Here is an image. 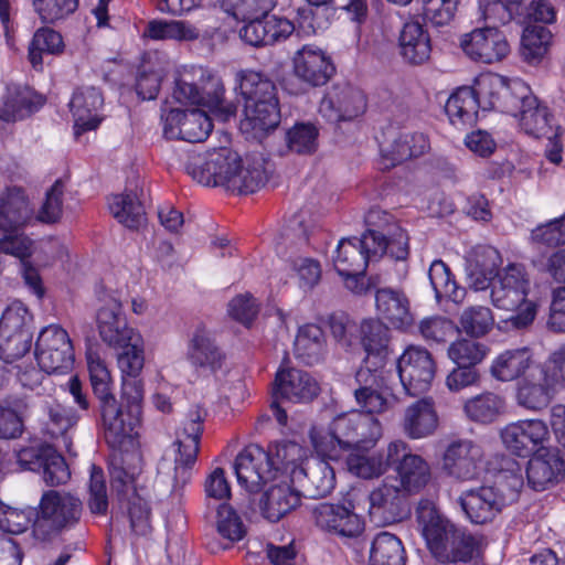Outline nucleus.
<instances>
[{
    "label": "nucleus",
    "mask_w": 565,
    "mask_h": 565,
    "mask_svg": "<svg viewBox=\"0 0 565 565\" xmlns=\"http://www.w3.org/2000/svg\"><path fill=\"white\" fill-rule=\"evenodd\" d=\"M494 317L489 307L475 305L462 310L458 320V330L470 338L487 335L493 328Z\"/></svg>",
    "instance_id": "nucleus-51"
},
{
    "label": "nucleus",
    "mask_w": 565,
    "mask_h": 565,
    "mask_svg": "<svg viewBox=\"0 0 565 565\" xmlns=\"http://www.w3.org/2000/svg\"><path fill=\"white\" fill-rule=\"evenodd\" d=\"M382 435L379 419L359 411L338 415L328 429L313 426L310 440L318 456L338 461L352 449H371Z\"/></svg>",
    "instance_id": "nucleus-5"
},
{
    "label": "nucleus",
    "mask_w": 565,
    "mask_h": 565,
    "mask_svg": "<svg viewBox=\"0 0 565 565\" xmlns=\"http://www.w3.org/2000/svg\"><path fill=\"white\" fill-rule=\"evenodd\" d=\"M96 297L99 302L96 313L99 337L107 345L122 351L117 358L122 387L141 388L145 385L141 377L145 364L142 338L128 326L118 290L99 285Z\"/></svg>",
    "instance_id": "nucleus-3"
},
{
    "label": "nucleus",
    "mask_w": 565,
    "mask_h": 565,
    "mask_svg": "<svg viewBox=\"0 0 565 565\" xmlns=\"http://www.w3.org/2000/svg\"><path fill=\"white\" fill-rule=\"evenodd\" d=\"M216 530L231 543L239 542L246 535L245 525L235 509L223 502L216 509Z\"/></svg>",
    "instance_id": "nucleus-62"
},
{
    "label": "nucleus",
    "mask_w": 565,
    "mask_h": 565,
    "mask_svg": "<svg viewBox=\"0 0 565 565\" xmlns=\"http://www.w3.org/2000/svg\"><path fill=\"white\" fill-rule=\"evenodd\" d=\"M127 502V514L130 530L138 536H147L151 533V508L146 499L137 491L129 493V497L121 503Z\"/></svg>",
    "instance_id": "nucleus-56"
},
{
    "label": "nucleus",
    "mask_w": 565,
    "mask_h": 565,
    "mask_svg": "<svg viewBox=\"0 0 565 565\" xmlns=\"http://www.w3.org/2000/svg\"><path fill=\"white\" fill-rule=\"evenodd\" d=\"M79 418V414L74 408L53 401L43 406L39 429L43 438L61 443L70 452Z\"/></svg>",
    "instance_id": "nucleus-20"
},
{
    "label": "nucleus",
    "mask_w": 565,
    "mask_h": 565,
    "mask_svg": "<svg viewBox=\"0 0 565 565\" xmlns=\"http://www.w3.org/2000/svg\"><path fill=\"white\" fill-rule=\"evenodd\" d=\"M375 306L379 316L396 329H405L414 321L409 299L401 289L390 287L377 289Z\"/></svg>",
    "instance_id": "nucleus-28"
},
{
    "label": "nucleus",
    "mask_w": 565,
    "mask_h": 565,
    "mask_svg": "<svg viewBox=\"0 0 565 565\" xmlns=\"http://www.w3.org/2000/svg\"><path fill=\"white\" fill-rule=\"evenodd\" d=\"M500 437L512 455L529 458L550 447L551 433L541 419H520L504 426Z\"/></svg>",
    "instance_id": "nucleus-12"
},
{
    "label": "nucleus",
    "mask_w": 565,
    "mask_h": 565,
    "mask_svg": "<svg viewBox=\"0 0 565 565\" xmlns=\"http://www.w3.org/2000/svg\"><path fill=\"white\" fill-rule=\"evenodd\" d=\"M406 494L397 486L383 482L369 495L370 514L386 524L403 521L411 512Z\"/></svg>",
    "instance_id": "nucleus-23"
},
{
    "label": "nucleus",
    "mask_w": 565,
    "mask_h": 565,
    "mask_svg": "<svg viewBox=\"0 0 565 565\" xmlns=\"http://www.w3.org/2000/svg\"><path fill=\"white\" fill-rule=\"evenodd\" d=\"M416 520L427 548L438 561L440 551L450 545V535L454 536L459 526L439 513L435 504L429 500H420L416 508Z\"/></svg>",
    "instance_id": "nucleus-18"
},
{
    "label": "nucleus",
    "mask_w": 565,
    "mask_h": 565,
    "mask_svg": "<svg viewBox=\"0 0 565 565\" xmlns=\"http://www.w3.org/2000/svg\"><path fill=\"white\" fill-rule=\"evenodd\" d=\"M188 358L198 370L215 374L225 363V354L211 334L202 328L195 330L189 343Z\"/></svg>",
    "instance_id": "nucleus-32"
},
{
    "label": "nucleus",
    "mask_w": 565,
    "mask_h": 565,
    "mask_svg": "<svg viewBox=\"0 0 565 565\" xmlns=\"http://www.w3.org/2000/svg\"><path fill=\"white\" fill-rule=\"evenodd\" d=\"M552 33L543 25H526L521 36L520 55L526 63H541L548 51Z\"/></svg>",
    "instance_id": "nucleus-46"
},
{
    "label": "nucleus",
    "mask_w": 565,
    "mask_h": 565,
    "mask_svg": "<svg viewBox=\"0 0 565 565\" xmlns=\"http://www.w3.org/2000/svg\"><path fill=\"white\" fill-rule=\"evenodd\" d=\"M142 36L157 41H195L200 38V30L186 21L151 20L145 28Z\"/></svg>",
    "instance_id": "nucleus-45"
},
{
    "label": "nucleus",
    "mask_w": 565,
    "mask_h": 565,
    "mask_svg": "<svg viewBox=\"0 0 565 565\" xmlns=\"http://www.w3.org/2000/svg\"><path fill=\"white\" fill-rule=\"evenodd\" d=\"M535 363L532 352L527 348L507 350L499 354L491 365V374L501 382L523 379L529 386L533 379Z\"/></svg>",
    "instance_id": "nucleus-27"
},
{
    "label": "nucleus",
    "mask_w": 565,
    "mask_h": 565,
    "mask_svg": "<svg viewBox=\"0 0 565 565\" xmlns=\"http://www.w3.org/2000/svg\"><path fill=\"white\" fill-rule=\"evenodd\" d=\"M484 256L489 263H481L476 259L475 263L469 265L468 279L470 287L476 291L486 290L488 287H492V282L497 278V263L499 255L495 249L488 248L484 250Z\"/></svg>",
    "instance_id": "nucleus-63"
},
{
    "label": "nucleus",
    "mask_w": 565,
    "mask_h": 565,
    "mask_svg": "<svg viewBox=\"0 0 565 565\" xmlns=\"http://www.w3.org/2000/svg\"><path fill=\"white\" fill-rule=\"evenodd\" d=\"M530 239L534 245L548 248L565 245V214L539 224L531 231Z\"/></svg>",
    "instance_id": "nucleus-64"
},
{
    "label": "nucleus",
    "mask_w": 565,
    "mask_h": 565,
    "mask_svg": "<svg viewBox=\"0 0 565 565\" xmlns=\"http://www.w3.org/2000/svg\"><path fill=\"white\" fill-rule=\"evenodd\" d=\"M388 461L396 480L407 494L419 493L431 479L429 463L419 455L412 454L408 444L394 440L388 444Z\"/></svg>",
    "instance_id": "nucleus-11"
},
{
    "label": "nucleus",
    "mask_w": 565,
    "mask_h": 565,
    "mask_svg": "<svg viewBox=\"0 0 565 565\" xmlns=\"http://www.w3.org/2000/svg\"><path fill=\"white\" fill-rule=\"evenodd\" d=\"M366 98L364 94L348 84H335L320 102L319 111L328 121L340 124L352 121L364 114Z\"/></svg>",
    "instance_id": "nucleus-16"
},
{
    "label": "nucleus",
    "mask_w": 565,
    "mask_h": 565,
    "mask_svg": "<svg viewBox=\"0 0 565 565\" xmlns=\"http://www.w3.org/2000/svg\"><path fill=\"white\" fill-rule=\"evenodd\" d=\"M500 111L512 116H518L525 104V99L532 94L531 88L521 79L503 78V86H499Z\"/></svg>",
    "instance_id": "nucleus-57"
},
{
    "label": "nucleus",
    "mask_w": 565,
    "mask_h": 565,
    "mask_svg": "<svg viewBox=\"0 0 565 565\" xmlns=\"http://www.w3.org/2000/svg\"><path fill=\"white\" fill-rule=\"evenodd\" d=\"M33 339V316L20 300L10 302L0 318V358L7 363L30 351Z\"/></svg>",
    "instance_id": "nucleus-10"
},
{
    "label": "nucleus",
    "mask_w": 565,
    "mask_h": 565,
    "mask_svg": "<svg viewBox=\"0 0 565 565\" xmlns=\"http://www.w3.org/2000/svg\"><path fill=\"white\" fill-rule=\"evenodd\" d=\"M525 472L527 484L535 491H543L565 475V460L558 449L548 447L529 457Z\"/></svg>",
    "instance_id": "nucleus-25"
},
{
    "label": "nucleus",
    "mask_w": 565,
    "mask_h": 565,
    "mask_svg": "<svg viewBox=\"0 0 565 565\" xmlns=\"http://www.w3.org/2000/svg\"><path fill=\"white\" fill-rule=\"evenodd\" d=\"M482 448L468 439L450 443L443 457V468L448 476L468 481L478 479L482 470Z\"/></svg>",
    "instance_id": "nucleus-19"
},
{
    "label": "nucleus",
    "mask_w": 565,
    "mask_h": 565,
    "mask_svg": "<svg viewBox=\"0 0 565 565\" xmlns=\"http://www.w3.org/2000/svg\"><path fill=\"white\" fill-rule=\"evenodd\" d=\"M450 545L441 548L438 562L444 564H458L470 562L478 548V539L463 527H458L454 536L450 535Z\"/></svg>",
    "instance_id": "nucleus-50"
},
{
    "label": "nucleus",
    "mask_w": 565,
    "mask_h": 565,
    "mask_svg": "<svg viewBox=\"0 0 565 565\" xmlns=\"http://www.w3.org/2000/svg\"><path fill=\"white\" fill-rule=\"evenodd\" d=\"M104 105L102 92L94 86L77 87L71 98L70 109L74 117L75 135L94 130L102 121L99 110Z\"/></svg>",
    "instance_id": "nucleus-24"
},
{
    "label": "nucleus",
    "mask_w": 565,
    "mask_h": 565,
    "mask_svg": "<svg viewBox=\"0 0 565 565\" xmlns=\"http://www.w3.org/2000/svg\"><path fill=\"white\" fill-rule=\"evenodd\" d=\"M429 140L423 132H402L382 150L385 168H392L426 153Z\"/></svg>",
    "instance_id": "nucleus-35"
},
{
    "label": "nucleus",
    "mask_w": 565,
    "mask_h": 565,
    "mask_svg": "<svg viewBox=\"0 0 565 565\" xmlns=\"http://www.w3.org/2000/svg\"><path fill=\"white\" fill-rule=\"evenodd\" d=\"M205 417V408L195 405L189 411L182 426L175 433L174 445H177L178 450L174 457V491L182 489L191 480L192 470L200 451Z\"/></svg>",
    "instance_id": "nucleus-9"
},
{
    "label": "nucleus",
    "mask_w": 565,
    "mask_h": 565,
    "mask_svg": "<svg viewBox=\"0 0 565 565\" xmlns=\"http://www.w3.org/2000/svg\"><path fill=\"white\" fill-rule=\"evenodd\" d=\"M360 341L367 355L385 358L390 353L391 332L379 319H365L360 324Z\"/></svg>",
    "instance_id": "nucleus-47"
},
{
    "label": "nucleus",
    "mask_w": 565,
    "mask_h": 565,
    "mask_svg": "<svg viewBox=\"0 0 565 565\" xmlns=\"http://www.w3.org/2000/svg\"><path fill=\"white\" fill-rule=\"evenodd\" d=\"M530 279L522 265L511 264L497 274L492 282V303L503 310L516 311L503 323L507 328L523 329L530 326L536 316V306L526 299Z\"/></svg>",
    "instance_id": "nucleus-7"
},
{
    "label": "nucleus",
    "mask_w": 565,
    "mask_h": 565,
    "mask_svg": "<svg viewBox=\"0 0 565 565\" xmlns=\"http://www.w3.org/2000/svg\"><path fill=\"white\" fill-rule=\"evenodd\" d=\"M213 129L207 111L200 108L186 110V116L178 130L179 138L189 142L204 141Z\"/></svg>",
    "instance_id": "nucleus-55"
},
{
    "label": "nucleus",
    "mask_w": 565,
    "mask_h": 565,
    "mask_svg": "<svg viewBox=\"0 0 565 565\" xmlns=\"http://www.w3.org/2000/svg\"><path fill=\"white\" fill-rule=\"evenodd\" d=\"M87 508L95 516H105L108 513L109 500L107 483L103 468L92 465L87 484Z\"/></svg>",
    "instance_id": "nucleus-52"
},
{
    "label": "nucleus",
    "mask_w": 565,
    "mask_h": 565,
    "mask_svg": "<svg viewBox=\"0 0 565 565\" xmlns=\"http://www.w3.org/2000/svg\"><path fill=\"white\" fill-rule=\"evenodd\" d=\"M479 109L481 102L476 85L459 87L445 105L450 122L457 128L473 126L478 120Z\"/></svg>",
    "instance_id": "nucleus-33"
},
{
    "label": "nucleus",
    "mask_w": 565,
    "mask_h": 565,
    "mask_svg": "<svg viewBox=\"0 0 565 565\" xmlns=\"http://www.w3.org/2000/svg\"><path fill=\"white\" fill-rule=\"evenodd\" d=\"M245 121L255 130L268 131L275 129L280 122L279 103L277 100L253 103L244 107Z\"/></svg>",
    "instance_id": "nucleus-54"
},
{
    "label": "nucleus",
    "mask_w": 565,
    "mask_h": 565,
    "mask_svg": "<svg viewBox=\"0 0 565 565\" xmlns=\"http://www.w3.org/2000/svg\"><path fill=\"white\" fill-rule=\"evenodd\" d=\"M459 45L470 60L483 64L501 62L511 51L505 34L497 26L473 29L460 36Z\"/></svg>",
    "instance_id": "nucleus-15"
},
{
    "label": "nucleus",
    "mask_w": 565,
    "mask_h": 565,
    "mask_svg": "<svg viewBox=\"0 0 565 565\" xmlns=\"http://www.w3.org/2000/svg\"><path fill=\"white\" fill-rule=\"evenodd\" d=\"M275 450L274 457L271 448L265 450L256 444H250L238 452L234 461V471L242 488L250 493L259 492L279 471L289 470L294 463L290 455L300 452L301 448L296 443H282L277 445Z\"/></svg>",
    "instance_id": "nucleus-6"
},
{
    "label": "nucleus",
    "mask_w": 565,
    "mask_h": 565,
    "mask_svg": "<svg viewBox=\"0 0 565 565\" xmlns=\"http://www.w3.org/2000/svg\"><path fill=\"white\" fill-rule=\"evenodd\" d=\"M489 349L486 344L472 339H459L448 348V356L457 365L476 366L487 355Z\"/></svg>",
    "instance_id": "nucleus-61"
},
{
    "label": "nucleus",
    "mask_w": 565,
    "mask_h": 565,
    "mask_svg": "<svg viewBox=\"0 0 565 565\" xmlns=\"http://www.w3.org/2000/svg\"><path fill=\"white\" fill-rule=\"evenodd\" d=\"M172 97L182 105H196L207 108L214 117L226 121L235 116L237 105L224 98V86L220 81L212 83L213 90L201 92L200 88L186 79V74L175 78Z\"/></svg>",
    "instance_id": "nucleus-13"
},
{
    "label": "nucleus",
    "mask_w": 565,
    "mask_h": 565,
    "mask_svg": "<svg viewBox=\"0 0 565 565\" xmlns=\"http://www.w3.org/2000/svg\"><path fill=\"white\" fill-rule=\"evenodd\" d=\"M398 53L406 63L412 65H422L429 60L430 36L422 23L418 21L404 23L398 35Z\"/></svg>",
    "instance_id": "nucleus-31"
},
{
    "label": "nucleus",
    "mask_w": 565,
    "mask_h": 565,
    "mask_svg": "<svg viewBox=\"0 0 565 565\" xmlns=\"http://www.w3.org/2000/svg\"><path fill=\"white\" fill-rule=\"evenodd\" d=\"M143 391H94L100 402L104 439L110 448V489L118 502L137 489L143 458L137 428L141 424Z\"/></svg>",
    "instance_id": "nucleus-1"
},
{
    "label": "nucleus",
    "mask_w": 565,
    "mask_h": 565,
    "mask_svg": "<svg viewBox=\"0 0 565 565\" xmlns=\"http://www.w3.org/2000/svg\"><path fill=\"white\" fill-rule=\"evenodd\" d=\"M521 128L534 138L546 137L550 141L557 137L553 131L552 115L545 105H542L534 95L525 99V104L518 114Z\"/></svg>",
    "instance_id": "nucleus-37"
},
{
    "label": "nucleus",
    "mask_w": 565,
    "mask_h": 565,
    "mask_svg": "<svg viewBox=\"0 0 565 565\" xmlns=\"http://www.w3.org/2000/svg\"><path fill=\"white\" fill-rule=\"evenodd\" d=\"M186 170L203 185H221L238 194L254 193L267 182L262 160L244 163L238 152L227 147L209 151L204 160L193 158Z\"/></svg>",
    "instance_id": "nucleus-4"
},
{
    "label": "nucleus",
    "mask_w": 565,
    "mask_h": 565,
    "mask_svg": "<svg viewBox=\"0 0 565 565\" xmlns=\"http://www.w3.org/2000/svg\"><path fill=\"white\" fill-rule=\"evenodd\" d=\"M294 354L306 365L322 362L327 354V339L323 330L315 323L301 326L294 342Z\"/></svg>",
    "instance_id": "nucleus-34"
},
{
    "label": "nucleus",
    "mask_w": 565,
    "mask_h": 565,
    "mask_svg": "<svg viewBox=\"0 0 565 565\" xmlns=\"http://www.w3.org/2000/svg\"><path fill=\"white\" fill-rule=\"evenodd\" d=\"M406 551L398 536L390 532L375 535L370 547L369 565H406Z\"/></svg>",
    "instance_id": "nucleus-39"
},
{
    "label": "nucleus",
    "mask_w": 565,
    "mask_h": 565,
    "mask_svg": "<svg viewBox=\"0 0 565 565\" xmlns=\"http://www.w3.org/2000/svg\"><path fill=\"white\" fill-rule=\"evenodd\" d=\"M223 10L238 21L262 18L276 6V0H221Z\"/></svg>",
    "instance_id": "nucleus-60"
},
{
    "label": "nucleus",
    "mask_w": 565,
    "mask_h": 565,
    "mask_svg": "<svg viewBox=\"0 0 565 565\" xmlns=\"http://www.w3.org/2000/svg\"><path fill=\"white\" fill-rule=\"evenodd\" d=\"M428 277L438 302L444 299L456 303L463 301L466 289L457 285L449 267L443 260L437 259L431 263Z\"/></svg>",
    "instance_id": "nucleus-43"
},
{
    "label": "nucleus",
    "mask_w": 565,
    "mask_h": 565,
    "mask_svg": "<svg viewBox=\"0 0 565 565\" xmlns=\"http://www.w3.org/2000/svg\"><path fill=\"white\" fill-rule=\"evenodd\" d=\"M297 77L312 86L324 85L334 72V67L326 53L313 45H305L294 58Z\"/></svg>",
    "instance_id": "nucleus-26"
},
{
    "label": "nucleus",
    "mask_w": 565,
    "mask_h": 565,
    "mask_svg": "<svg viewBox=\"0 0 565 565\" xmlns=\"http://www.w3.org/2000/svg\"><path fill=\"white\" fill-rule=\"evenodd\" d=\"M35 358L42 371L61 381H51L60 388H82L77 373H73L74 351L66 330L57 324L43 328L35 342Z\"/></svg>",
    "instance_id": "nucleus-8"
},
{
    "label": "nucleus",
    "mask_w": 565,
    "mask_h": 565,
    "mask_svg": "<svg viewBox=\"0 0 565 565\" xmlns=\"http://www.w3.org/2000/svg\"><path fill=\"white\" fill-rule=\"evenodd\" d=\"M109 209L114 217L130 230H138L146 224V211L136 193L114 195Z\"/></svg>",
    "instance_id": "nucleus-44"
},
{
    "label": "nucleus",
    "mask_w": 565,
    "mask_h": 565,
    "mask_svg": "<svg viewBox=\"0 0 565 565\" xmlns=\"http://www.w3.org/2000/svg\"><path fill=\"white\" fill-rule=\"evenodd\" d=\"M83 513V502L71 493L44 491L38 507L24 509L0 504V530L21 534L31 526L36 543H50L62 532L75 527Z\"/></svg>",
    "instance_id": "nucleus-2"
},
{
    "label": "nucleus",
    "mask_w": 565,
    "mask_h": 565,
    "mask_svg": "<svg viewBox=\"0 0 565 565\" xmlns=\"http://www.w3.org/2000/svg\"><path fill=\"white\" fill-rule=\"evenodd\" d=\"M33 217V211L23 191L13 189L0 198V230L3 233L21 231Z\"/></svg>",
    "instance_id": "nucleus-36"
},
{
    "label": "nucleus",
    "mask_w": 565,
    "mask_h": 565,
    "mask_svg": "<svg viewBox=\"0 0 565 565\" xmlns=\"http://www.w3.org/2000/svg\"><path fill=\"white\" fill-rule=\"evenodd\" d=\"M394 372L403 388H427L435 375V363L426 349L411 345L398 359Z\"/></svg>",
    "instance_id": "nucleus-22"
},
{
    "label": "nucleus",
    "mask_w": 565,
    "mask_h": 565,
    "mask_svg": "<svg viewBox=\"0 0 565 565\" xmlns=\"http://www.w3.org/2000/svg\"><path fill=\"white\" fill-rule=\"evenodd\" d=\"M312 514L320 530L343 539H358L365 529L364 519L354 512V507L324 502L318 504Z\"/></svg>",
    "instance_id": "nucleus-17"
},
{
    "label": "nucleus",
    "mask_w": 565,
    "mask_h": 565,
    "mask_svg": "<svg viewBox=\"0 0 565 565\" xmlns=\"http://www.w3.org/2000/svg\"><path fill=\"white\" fill-rule=\"evenodd\" d=\"M320 391H271L270 408L279 425L288 420L287 408L294 404L309 403L318 397Z\"/></svg>",
    "instance_id": "nucleus-59"
},
{
    "label": "nucleus",
    "mask_w": 565,
    "mask_h": 565,
    "mask_svg": "<svg viewBox=\"0 0 565 565\" xmlns=\"http://www.w3.org/2000/svg\"><path fill=\"white\" fill-rule=\"evenodd\" d=\"M320 458L307 461L303 467L296 470V458L290 465L295 478L301 487V494L310 499H320L329 495L335 487L334 469L330 466V458L319 456Z\"/></svg>",
    "instance_id": "nucleus-21"
},
{
    "label": "nucleus",
    "mask_w": 565,
    "mask_h": 565,
    "mask_svg": "<svg viewBox=\"0 0 565 565\" xmlns=\"http://www.w3.org/2000/svg\"><path fill=\"white\" fill-rule=\"evenodd\" d=\"M500 486H503L502 482ZM458 503L466 519L475 525L492 523L508 505L503 487L480 486L463 490Z\"/></svg>",
    "instance_id": "nucleus-14"
},
{
    "label": "nucleus",
    "mask_w": 565,
    "mask_h": 565,
    "mask_svg": "<svg viewBox=\"0 0 565 565\" xmlns=\"http://www.w3.org/2000/svg\"><path fill=\"white\" fill-rule=\"evenodd\" d=\"M238 88L244 98V107L255 103L277 100V88L271 79L262 73L244 71L238 75Z\"/></svg>",
    "instance_id": "nucleus-40"
},
{
    "label": "nucleus",
    "mask_w": 565,
    "mask_h": 565,
    "mask_svg": "<svg viewBox=\"0 0 565 565\" xmlns=\"http://www.w3.org/2000/svg\"><path fill=\"white\" fill-rule=\"evenodd\" d=\"M373 246L365 247L363 238H342L337 247L333 265L340 276L362 275L369 262L377 258L373 255Z\"/></svg>",
    "instance_id": "nucleus-29"
},
{
    "label": "nucleus",
    "mask_w": 565,
    "mask_h": 565,
    "mask_svg": "<svg viewBox=\"0 0 565 565\" xmlns=\"http://www.w3.org/2000/svg\"><path fill=\"white\" fill-rule=\"evenodd\" d=\"M367 231L363 234V243L365 247L373 246V255L377 256L385 247L384 238L392 226H397L394 216L380 209H371L365 215Z\"/></svg>",
    "instance_id": "nucleus-49"
},
{
    "label": "nucleus",
    "mask_w": 565,
    "mask_h": 565,
    "mask_svg": "<svg viewBox=\"0 0 565 565\" xmlns=\"http://www.w3.org/2000/svg\"><path fill=\"white\" fill-rule=\"evenodd\" d=\"M64 51V42L62 35L50 28L39 29L28 49V58L35 70H42L43 55L52 54L57 55Z\"/></svg>",
    "instance_id": "nucleus-48"
},
{
    "label": "nucleus",
    "mask_w": 565,
    "mask_h": 565,
    "mask_svg": "<svg viewBox=\"0 0 565 565\" xmlns=\"http://www.w3.org/2000/svg\"><path fill=\"white\" fill-rule=\"evenodd\" d=\"M369 449L358 448L349 450L345 463L349 472L362 478L374 479L384 475L391 467L388 461V452L384 456L383 452L366 454Z\"/></svg>",
    "instance_id": "nucleus-41"
},
{
    "label": "nucleus",
    "mask_w": 565,
    "mask_h": 565,
    "mask_svg": "<svg viewBox=\"0 0 565 565\" xmlns=\"http://www.w3.org/2000/svg\"><path fill=\"white\" fill-rule=\"evenodd\" d=\"M316 379L307 371L291 365L286 354L276 371L273 388H311L317 386Z\"/></svg>",
    "instance_id": "nucleus-58"
},
{
    "label": "nucleus",
    "mask_w": 565,
    "mask_h": 565,
    "mask_svg": "<svg viewBox=\"0 0 565 565\" xmlns=\"http://www.w3.org/2000/svg\"><path fill=\"white\" fill-rule=\"evenodd\" d=\"M437 425L438 416L431 398L416 401L406 409L404 430L409 438L427 437L435 431Z\"/></svg>",
    "instance_id": "nucleus-38"
},
{
    "label": "nucleus",
    "mask_w": 565,
    "mask_h": 565,
    "mask_svg": "<svg viewBox=\"0 0 565 565\" xmlns=\"http://www.w3.org/2000/svg\"><path fill=\"white\" fill-rule=\"evenodd\" d=\"M505 401L500 395L483 391L467 401L463 406L466 415L473 422L491 424L505 413Z\"/></svg>",
    "instance_id": "nucleus-42"
},
{
    "label": "nucleus",
    "mask_w": 565,
    "mask_h": 565,
    "mask_svg": "<svg viewBox=\"0 0 565 565\" xmlns=\"http://www.w3.org/2000/svg\"><path fill=\"white\" fill-rule=\"evenodd\" d=\"M301 492L289 482L274 484L262 495V515L270 522H278L301 504Z\"/></svg>",
    "instance_id": "nucleus-30"
},
{
    "label": "nucleus",
    "mask_w": 565,
    "mask_h": 565,
    "mask_svg": "<svg viewBox=\"0 0 565 565\" xmlns=\"http://www.w3.org/2000/svg\"><path fill=\"white\" fill-rule=\"evenodd\" d=\"M319 130L311 122H296L286 132L289 151L298 154H312L318 149Z\"/></svg>",
    "instance_id": "nucleus-53"
}]
</instances>
